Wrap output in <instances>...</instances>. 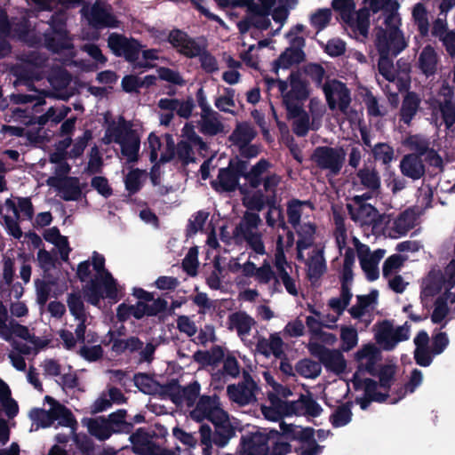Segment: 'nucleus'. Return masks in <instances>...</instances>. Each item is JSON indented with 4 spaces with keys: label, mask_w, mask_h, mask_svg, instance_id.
I'll return each mask as SVG.
<instances>
[{
    "label": "nucleus",
    "mask_w": 455,
    "mask_h": 455,
    "mask_svg": "<svg viewBox=\"0 0 455 455\" xmlns=\"http://www.w3.org/2000/svg\"><path fill=\"white\" fill-rule=\"evenodd\" d=\"M204 419L212 423L214 432L210 426L201 423V445H204L202 452L203 455H212V444L219 448L225 447L235 435V429L229 420L228 412L220 407V397L217 395H201V422Z\"/></svg>",
    "instance_id": "f257e3e1"
},
{
    "label": "nucleus",
    "mask_w": 455,
    "mask_h": 455,
    "mask_svg": "<svg viewBox=\"0 0 455 455\" xmlns=\"http://www.w3.org/2000/svg\"><path fill=\"white\" fill-rule=\"evenodd\" d=\"M304 73L315 84L316 87H322L324 92L328 107L331 110L339 108V111L346 114L350 103V90L343 82L333 79L323 84L325 76L323 67L317 63H308L304 67Z\"/></svg>",
    "instance_id": "f03ea898"
},
{
    "label": "nucleus",
    "mask_w": 455,
    "mask_h": 455,
    "mask_svg": "<svg viewBox=\"0 0 455 455\" xmlns=\"http://www.w3.org/2000/svg\"><path fill=\"white\" fill-rule=\"evenodd\" d=\"M259 3L247 1L249 24L254 28H267L269 16L279 28H282L289 15L288 7L296 4L295 0H258Z\"/></svg>",
    "instance_id": "7ed1b4c3"
},
{
    "label": "nucleus",
    "mask_w": 455,
    "mask_h": 455,
    "mask_svg": "<svg viewBox=\"0 0 455 455\" xmlns=\"http://www.w3.org/2000/svg\"><path fill=\"white\" fill-rule=\"evenodd\" d=\"M368 7L355 11V0H332L331 6L339 13L341 20L351 28H369L371 12L377 13L393 4L391 0H363Z\"/></svg>",
    "instance_id": "20e7f679"
},
{
    "label": "nucleus",
    "mask_w": 455,
    "mask_h": 455,
    "mask_svg": "<svg viewBox=\"0 0 455 455\" xmlns=\"http://www.w3.org/2000/svg\"><path fill=\"white\" fill-rule=\"evenodd\" d=\"M107 142L114 141L121 147V153L127 157L129 163L138 161L140 147V139L131 122L126 121L123 116H119L116 126H109L105 134Z\"/></svg>",
    "instance_id": "39448f33"
},
{
    "label": "nucleus",
    "mask_w": 455,
    "mask_h": 455,
    "mask_svg": "<svg viewBox=\"0 0 455 455\" xmlns=\"http://www.w3.org/2000/svg\"><path fill=\"white\" fill-rule=\"evenodd\" d=\"M84 299L94 307H100L102 299H108L116 302L118 300L117 282L109 271L105 275H95L83 286Z\"/></svg>",
    "instance_id": "423d86ee"
},
{
    "label": "nucleus",
    "mask_w": 455,
    "mask_h": 455,
    "mask_svg": "<svg viewBox=\"0 0 455 455\" xmlns=\"http://www.w3.org/2000/svg\"><path fill=\"white\" fill-rule=\"evenodd\" d=\"M80 14L91 28H116L120 25L113 6L106 0H95L92 4L84 3Z\"/></svg>",
    "instance_id": "0eeeda50"
},
{
    "label": "nucleus",
    "mask_w": 455,
    "mask_h": 455,
    "mask_svg": "<svg viewBox=\"0 0 455 455\" xmlns=\"http://www.w3.org/2000/svg\"><path fill=\"white\" fill-rule=\"evenodd\" d=\"M108 46L115 56L122 57L132 64L133 69H148L153 68V65L148 62H139L143 45L140 41L132 37L112 33L108 38Z\"/></svg>",
    "instance_id": "6e6552de"
},
{
    "label": "nucleus",
    "mask_w": 455,
    "mask_h": 455,
    "mask_svg": "<svg viewBox=\"0 0 455 455\" xmlns=\"http://www.w3.org/2000/svg\"><path fill=\"white\" fill-rule=\"evenodd\" d=\"M291 89L284 95V107L287 111V117L293 119L304 113L302 103L307 100L310 95L309 84L306 79L302 78L299 70L291 71L288 76Z\"/></svg>",
    "instance_id": "1a4fd4ad"
},
{
    "label": "nucleus",
    "mask_w": 455,
    "mask_h": 455,
    "mask_svg": "<svg viewBox=\"0 0 455 455\" xmlns=\"http://www.w3.org/2000/svg\"><path fill=\"white\" fill-rule=\"evenodd\" d=\"M244 168L245 160L238 157L230 159L228 167L219 170L217 180L212 181V186L220 192H234L238 189L243 196L250 194L248 188L239 184Z\"/></svg>",
    "instance_id": "9d476101"
},
{
    "label": "nucleus",
    "mask_w": 455,
    "mask_h": 455,
    "mask_svg": "<svg viewBox=\"0 0 455 455\" xmlns=\"http://www.w3.org/2000/svg\"><path fill=\"white\" fill-rule=\"evenodd\" d=\"M345 160L346 151L342 147L319 146L311 155V161L315 166L322 171H327L328 175L331 177L340 173Z\"/></svg>",
    "instance_id": "9b49d317"
},
{
    "label": "nucleus",
    "mask_w": 455,
    "mask_h": 455,
    "mask_svg": "<svg viewBox=\"0 0 455 455\" xmlns=\"http://www.w3.org/2000/svg\"><path fill=\"white\" fill-rule=\"evenodd\" d=\"M249 162L245 160V168L243 178L248 182L250 188L257 189L263 185L265 192H273L281 182V177L276 173H270L263 176L270 168L271 164L267 159L261 158L248 171Z\"/></svg>",
    "instance_id": "f8f14e48"
},
{
    "label": "nucleus",
    "mask_w": 455,
    "mask_h": 455,
    "mask_svg": "<svg viewBox=\"0 0 455 455\" xmlns=\"http://www.w3.org/2000/svg\"><path fill=\"white\" fill-rule=\"evenodd\" d=\"M307 349L311 355L316 357L320 364H323L328 371L336 375L345 372L347 361L341 353L337 349H330L318 342H309Z\"/></svg>",
    "instance_id": "ddd939ff"
},
{
    "label": "nucleus",
    "mask_w": 455,
    "mask_h": 455,
    "mask_svg": "<svg viewBox=\"0 0 455 455\" xmlns=\"http://www.w3.org/2000/svg\"><path fill=\"white\" fill-rule=\"evenodd\" d=\"M407 45L403 30H378L375 46L379 54L397 56Z\"/></svg>",
    "instance_id": "4468645a"
},
{
    "label": "nucleus",
    "mask_w": 455,
    "mask_h": 455,
    "mask_svg": "<svg viewBox=\"0 0 455 455\" xmlns=\"http://www.w3.org/2000/svg\"><path fill=\"white\" fill-rule=\"evenodd\" d=\"M156 430L147 431L143 427L138 428L132 433L129 439L132 444L133 451L140 455L154 454V449L156 443L153 442L156 437H164L168 432L167 429L161 426L156 425Z\"/></svg>",
    "instance_id": "2eb2a0df"
},
{
    "label": "nucleus",
    "mask_w": 455,
    "mask_h": 455,
    "mask_svg": "<svg viewBox=\"0 0 455 455\" xmlns=\"http://www.w3.org/2000/svg\"><path fill=\"white\" fill-rule=\"evenodd\" d=\"M353 383L355 390L362 388V386H363L365 396L357 397L355 399L356 403H358L363 411L369 408L371 402L382 403L387 402L389 397L387 393H381L377 390L378 381L372 379L366 378L364 379H357V375L355 374Z\"/></svg>",
    "instance_id": "dca6fc26"
},
{
    "label": "nucleus",
    "mask_w": 455,
    "mask_h": 455,
    "mask_svg": "<svg viewBox=\"0 0 455 455\" xmlns=\"http://www.w3.org/2000/svg\"><path fill=\"white\" fill-rule=\"evenodd\" d=\"M220 117V115L206 103V99L201 89V133L205 136L224 133V125Z\"/></svg>",
    "instance_id": "f3484780"
},
{
    "label": "nucleus",
    "mask_w": 455,
    "mask_h": 455,
    "mask_svg": "<svg viewBox=\"0 0 455 455\" xmlns=\"http://www.w3.org/2000/svg\"><path fill=\"white\" fill-rule=\"evenodd\" d=\"M347 204V210L350 219L355 222H360L361 225L376 227L382 222V215L378 209L371 204Z\"/></svg>",
    "instance_id": "a211bd4d"
},
{
    "label": "nucleus",
    "mask_w": 455,
    "mask_h": 455,
    "mask_svg": "<svg viewBox=\"0 0 455 455\" xmlns=\"http://www.w3.org/2000/svg\"><path fill=\"white\" fill-rule=\"evenodd\" d=\"M48 184L56 188L62 193V199L65 201H77L81 198L82 189L86 184L80 186L79 179L76 177L64 176L62 178L51 177Z\"/></svg>",
    "instance_id": "6ab92c4d"
},
{
    "label": "nucleus",
    "mask_w": 455,
    "mask_h": 455,
    "mask_svg": "<svg viewBox=\"0 0 455 455\" xmlns=\"http://www.w3.org/2000/svg\"><path fill=\"white\" fill-rule=\"evenodd\" d=\"M440 56L431 44H427L419 52L415 67L427 78L434 77L439 69Z\"/></svg>",
    "instance_id": "aec40b11"
},
{
    "label": "nucleus",
    "mask_w": 455,
    "mask_h": 455,
    "mask_svg": "<svg viewBox=\"0 0 455 455\" xmlns=\"http://www.w3.org/2000/svg\"><path fill=\"white\" fill-rule=\"evenodd\" d=\"M260 223L261 219L257 212H245L233 230V238L235 243H243L246 238L258 232L257 229Z\"/></svg>",
    "instance_id": "412c9836"
},
{
    "label": "nucleus",
    "mask_w": 455,
    "mask_h": 455,
    "mask_svg": "<svg viewBox=\"0 0 455 455\" xmlns=\"http://www.w3.org/2000/svg\"><path fill=\"white\" fill-rule=\"evenodd\" d=\"M70 30H49L44 33V46L53 53H60L64 50L74 48Z\"/></svg>",
    "instance_id": "4be33fe9"
},
{
    "label": "nucleus",
    "mask_w": 455,
    "mask_h": 455,
    "mask_svg": "<svg viewBox=\"0 0 455 455\" xmlns=\"http://www.w3.org/2000/svg\"><path fill=\"white\" fill-rule=\"evenodd\" d=\"M261 189H256L251 196L246 195L243 198V204L250 211L261 212L265 206L269 209L275 208L276 189L273 192H266Z\"/></svg>",
    "instance_id": "5701e85b"
},
{
    "label": "nucleus",
    "mask_w": 455,
    "mask_h": 455,
    "mask_svg": "<svg viewBox=\"0 0 455 455\" xmlns=\"http://www.w3.org/2000/svg\"><path fill=\"white\" fill-rule=\"evenodd\" d=\"M107 338L108 340H104L105 346L112 344L111 350L116 355H122L128 351L129 353L138 352L142 348L144 343L136 336H131L127 339H117L116 333L112 330H109Z\"/></svg>",
    "instance_id": "b1692460"
},
{
    "label": "nucleus",
    "mask_w": 455,
    "mask_h": 455,
    "mask_svg": "<svg viewBox=\"0 0 455 455\" xmlns=\"http://www.w3.org/2000/svg\"><path fill=\"white\" fill-rule=\"evenodd\" d=\"M400 170L403 176L413 180H419L425 175L426 168L422 158L418 155L407 154L400 162Z\"/></svg>",
    "instance_id": "393cba45"
},
{
    "label": "nucleus",
    "mask_w": 455,
    "mask_h": 455,
    "mask_svg": "<svg viewBox=\"0 0 455 455\" xmlns=\"http://www.w3.org/2000/svg\"><path fill=\"white\" fill-rule=\"evenodd\" d=\"M258 388L251 387L243 384H231L228 386L227 393L229 399L240 406H245L256 401Z\"/></svg>",
    "instance_id": "a878e982"
},
{
    "label": "nucleus",
    "mask_w": 455,
    "mask_h": 455,
    "mask_svg": "<svg viewBox=\"0 0 455 455\" xmlns=\"http://www.w3.org/2000/svg\"><path fill=\"white\" fill-rule=\"evenodd\" d=\"M180 404L185 403L188 408L194 407L190 411L191 419L199 423V402L196 399L199 397V383L194 381L187 387H181L180 392Z\"/></svg>",
    "instance_id": "bb28decb"
},
{
    "label": "nucleus",
    "mask_w": 455,
    "mask_h": 455,
    "mask_svg": "<svg viewBox=\"0 0 455 455\" xmlns=\"http://www.w3.org/2000/svg\"><path fill=\"white\" fill-rule=\"evenodd\" d=\"M421 100L414 92H408L402 101L399 111L400 121L410 125L412 119L419 111Z\"/></svg>",
    "instance_id": "cd10ccee"
},
{
    "label": "nucleus",
    "mask_w": 455,
    "mask_h": 455,
    "mask_svg": "<svg viewBox=\"0 0 455 455\" xmlns=\"http://www.w3.org/2000/svg\"><path fill=\"white\" fill-rule=\"evenodd\" d=\"M12 74L16 78L15 84L32 86L35 81H40L43 77L40 72L24 62L12 68Z\"/></svg>",
    "instance_id": "c85d7f7f"
},
{
    "label": "nucleus",
    "mask_w": 455,
    "mask_h": 455,
    "mask_svg": "<svg viewBox=\"0 0 455 455\" xmlns=\"http://www.w3.org/2000/svg\"><path fill=\"white\" fill-rule=\"evenodd\" d=\"M281 434L286 440L299 441L301 443L308 441L312 438V435H315V429L313 427H301L292 424H286L284 421L280 423Z\"/></svg>",
    "instance_id": "c756f323"
},
{
    "label": "nucleus",
    "mask_w": 455,
    "mask_h": 455,
    "mask_svg": "<svg viewBox=\"0 0 455 455\" xmlns=\"http://www.w3.org/2000/svg\"><path fill=\"white\" fill-rule=\"evenodd\" d=\"M12 335L36 344V337L29 333L28 328L19 323L14 319H11L6 325V329L2 330L0 332V337L8 342H12Z\"/></svg>",
    "instance_id": "7c9ffc66"
},
{
    "label": "nucleus",
    "mask_w": 455,
    "mask_h": 455,
    "mask_svg": "<svg viewBox=\"0 0 455 455\" xmlns=\"http://www.w3.org/2000/svg\"><path fill=\"white\" fill-rule=\"evenodd\" d=\"M127 411L119 409L110 413L106 420L114 434H130L133 430V423L126 421Z\"/></svg>",
    "instance_id": "2f4dec72"
},
{
    "label": "nucleus",
    "mask_w": 455,
    "mask_h": 455,
    "mask_svg": "<svg viewBox=\"0 0 455 455\" xmlns=\"http://www.w3.org/2000/svg\"><path fill=\"white\" fill-rule=\"evenodd\" d=\"M31 18H35L33 12L26 11L21 13L18 22H15V18L11 23L5 8L0 5V28H12V25L15 28H36V24L31 21Z\"/></svg>",
    "instance_id": "473e14b6"
},
{
    "label": "nucleus",
    "mask_w": 455,
    "mask_h": 455,
    "mask_svg": "<svg viewBox=\"0 0 455 455\" xmlns=\"http://www.w3.org/2000/svg\"><path fill=\"white\" fill-rule=\"evenodd\" d=\"M356 177L363 188L371 191H379L381 187L380 176L374 167L363 166L358 170Z\"/></svg>",
    "instance_id": "72a5a7b5"
},
{
    "label": "nucleus",
    "mask_w": 455,
    "mask_h": 455,
    "mask_svg": "<svg viewBox=\"0 0 455 455\" xmlns=\"http://www.w3.org/2000/svg\"><path fill=\"white\" fill-rule=\"evenodd\" d=\"M87 428L88 432L99 441H106L114 434L104 416L90 419Z\"/></svg>",
    "instance_id": "f704fd0d"
},
{
    "label": "nucleus",
    "mask_w": 455,
    "mask_h": 455,
    "mask_svg": "<svg viewBox=\"0 0 455 455\" xmlns=\"http://www.w3.org/2000/svg\"><path fill=\"white\" fill-rule=\"evenodd\" d=\"M301 53L298 51H292L291 49H285L283 52L273 62L272 70L275 74L278 73L280 68L287 69L295 64H299L304 61L305 58L300 55Z\"/></svg>",
    "instance_id": "c9c22d12"
},
{
    "label": "nucleus",
    "mask_w": 455,
    "mask_h": 455,
    "mask_svg": "<svg viewBox=\"0 0 455 455\" xmlns=\"http://www.w3.org/2000/svg\"><path fill=\"white\" fill-rule=\"evenodd\" d=\"M0 403L9 419L14 418L19 412L17 402L12 398V392L9 386L0 379Z\"/></svg>",
    "instance_id": "e433bc0d"
},
{
    "label": "nucleus",
    "mask_w": 455,
    "mask_h": 455,
    "mask_svg": "<svg viewBox=\"0 0 455 455\" xmlns=\"http://www.w3.org/2000/svg\"><path fill=\"white\" fill-rule=\"evenodd\" d=\"M256 136L254 129L247 123H241L236 125L229 136V140L235 146L249 144Z\"/></svg>",
    "instance_id": "4c0bfd02"
},
{
    "label": "nucleus",
    "mask_w": 455,
    "mask_h": 455,
    "mask_svg": "<svg viewBox=\"0 0 455 455\" xmlns=\"http://www.w3.org/2000/svg\"><path fill=\"white\" fill-rule=\"evenodd\" d=\"M264 435L270 436L269 442H272L269 455H287L291 451V445L287 441H283V435L277 430L271 429L264 431Z\"/></svg>",
    "instance_id": "58836bf2"
},
{
    "label": "nucleus",
    "mask_w": 455,
    "mask_h": 455,
    "mask_svg": "<svg viewBox=\"0 0 455 455\" xmlns=\"http://www.w3.org/2000/svg\"><path fill=\"white\" fill-rule=\"evenodd\" d=\"M222 362V371L219 370L217 372L212 375V379L213 382H221L222 377L224 375H228L232 378H237L240 374V364L235 355L228 354Z\"/></svg>",
    "instance_id": "ea45409f"
},
{
    "label": "nucleus",
    "mask_w": 455,
    "mask_h": 455,
    "mask_svg": "<svg viewBox=\"0 0 455 455\" xmlns=\"http://www.w3.org/2000/svg\"><path fill=\"white\" fill-rule=\"evenodd\" d=\"M269 400L272 404L276 405L279 409H281L283 413L286 416H305L303 406L299 404V398L297 401H283L276 395L270 394Z\"/></svg>",
    "instance_id": "a19ab883"
},
{
    "label": "nucleus",
    "mask_w": 455,
    "mask_h": 455,
    "mask_svg": "<svg viewBox=\"0 0 455 455\" xmlns=\"http://www.w3.org/2000/svg\"><path fill=\"white\" fill-rule=\"evenodd\" d=\"M36 30H0V37L17 36L18 39L30 47H38L42 44V38Z\"/></svg>",
    "instance_id": "79ce46f5"
},
{
    "label": "nucleus",
    "mask_w": 455,
    "mask_h": 455,
    "mask_svg": "<svg viewBox=\"0 0 455 455\" xmlns=\"http://www.w3.org/2000/svg\"><path fill=\"white\" fill-rule=\"evenodd\" d=\"M169 42L175 47H181L184 49L185 54L190 56L199 55V45L195 44L190 50V52H187L189 49L190 41L188 39L187 34L183 30H170Z\"/></svg>",
    "instance_id": "37998d69"
},
{
    "label": "nucleus",
    "mask_w": 455,
    "mask_h": 455,
    "mask_svg": "<svg viewBox=\"0 0 455 455\" xmlns=\"http://www.w3.org/2000/svg\"><path fill=\"white\" fill-rule=\"evenodd\" d=\"M67 305L74 318L88 316L86 307L80 291H72L67 295Z\"/></svg>",
    "instance_id": "c03bdc74"
},
{
    "label": "nucleus",
    "mask_w": 455,
    "mask_h": 455,
    "mask_svg": "<svg viewBox=\"0 0 455 455\" xmlns=\"http://www.w3.org/2000/svg\"><path fill=\"white\" fill-rule=\"evenodd\" d=\"M231 325L235 328L238 335H247L250 333L255 321L245 312H237L229 315Z\"/></svg>",
    "instance_id": "a18cd8bd"
},
{
    "label": "nucleus",
    "mask_w": 455,
    "mask_h": 455,
    "mask_svg": "<svg viewBox=\"0 0 455 455\" xmlns=\"http://www.w3.org/2000/svg\"><path fill=\"white\" fill-rule=\"evenodd\" d=\"M225 358V349L220 345H213L210 349L201 350V368L218 366Z\"/></svg>",
    "instance_id": "49530a36"
},
{
    "label": "nucleus",
    "mask_w": 455,
    "mask_h": 455,
    "mask_svg": "<svg viewBox=\"0 0 455 455\" xmlns=\"http://www.w3.org/2000/svg\"><path fill=\"white\" fill-rule=\"evenodd\" d=\"M415 217L412 212L405 210L394 220L392 229L399 235H405L414 227Z\"/></svg>",
    "instance_id": "de8ad7c7"
},
{
    "label": "nucleus",
    "mask_w": 455,
    "mask_h": 455,
    "mask_svg": "<svg viewBox=\"0 0 455 455\" xmlns=\"http://www.w3.org/2000/svg\"><path fill=\"white\" fill-rule=\"evenodd\" d=\"M295 370L303 378L316 379L321 374L322 367L320 362L304 358L296 363Z\"/></svg>",
    "instance_id": "09e8293b"
},
{
    "label": "nucleus",
    "mask_w": 455,
    "mask_h": 455,
    "mask_svg": "<svg viewBox=\"0 0 455 455\" xmlns=\"http://www.w3.org/2000/svg\"><path fill=\"white\" fill-rule=\"evenodd\" d=\"M303 205H307L314 208L313 204L310 201H301L299 199L293 198L287 203V216L289 223L296 228L300 222Z\"/></svg>",
    "instance_id": "8fccbe9b"
},
{
    "label": "nucleus",
    "mask_w": 455,
    "mask_h": 455,
    "mask_svg": "<svg viewBox=\"0 0 455 455\" xmlns=\"http://www.w3.org/2000/svg\"><path fill=\"white\" fill-rule=\"evenodd\" d=\"M395 366L392 364H380L374 377L379 378L378 387L379 386L386 392H389L395 381Z\"/></svg>",
    "instance_id": "3c124183"
},
{
    "label": "nucleus",
    "mask_w": 455,
    "mask_h": 455,
    "mask_svg": "<svg viewBox=\"0 0 455 455\" xmlns=\"http://www.w3.org/2000/svg\"><path fill=\"white\" fill-rule=\"evenodd\" d=\"M375 339L378 344L382 346V348L386 351H390L391 349H387L391 344H393L394 339V328L391 322L388 320H384L379 323V327L378 331L375 334Z\"/></svg>",
    "instance_id": "603ef678"
},
{
    "label": "nucleus",
    "mask_w": 455,
    "mask_h": 455,
    "mask_svg": "<svg viewBox=\"0 0 455 455\" xmlns=\"http://www.w3.org/2000/svg\"><path fill=\"white\" fill-rule=\"evenodd\" d=\"M47 80L53 89L62 90L70 84L71 75L67 69L58 68L49 73Z\"/></svg>",
    "instance_id": "864d4df0"
},
{
    "label": "nucleus",
    "mask_w": 455,
    "mask_h": 455,
    "mask_svg": "<svg viewBox=\"0 0 455 455\" xmlns=\"http://www.w3.org/2000/svg\"><path fill=\"white\" fill-rule=\"evenodd\" d=\"M351 403L349 402L338 406L331 415L330 421L333 427H340L347 425L352 419Z\"/></svg>",
    "instance_id": "5fc2aeb1"
},
{
    "label": "nucleus",
    "mask_w": 455,
    "mask_h": 455,
    "mask_svg": "<svg viewBox=\"0 0 455 455\" xmlns=\"http://www.w3.org/2000/svg\"><path fill=\"white\" fill-rule=\"evenodd\" d=\"M404 145L414 151L412 155H418L422 157L429 151V141L427 138L419 134L408 136L404 140Z\"/></svg>",
    "instance_id": "6e6d98bb"
},
{
    "label": "nucleus",
    "mask_w": 455,
    "mask_h": 455,
    "mask_svg": "<svg viewBox=\"0 0 455 455\" xmlns=\"http://www.w3.org/2000/svg\"><path fill=\"white\" fill-rule=\"evenodd\" d=\"M449 292H443L435 301V307L431 315L433 323H441L450 312L448 307Z\"/></svg>",
    "instance_id": "4d7b16f0"
},
{
    "label": "nucleus",
    "mask_w": 455,
    "mask_h": 455,
    "mask_svg": "<svg viewBox=\"0 0 455 455\" xmlns=\"http://www.w3.org/2000/svg\"><path fill=\"white\" fill-rule=\"evenodd\" d=\"M443 276L428 278L422 286L420 291V299L424 303L427 299L439 294L443 289Z\"/></svg>",
    "instance_id": "13d9d810"
},
{
    "label": "nucleus",
    "mask_w": 455,
    "mask_h": 455,
    "mask_svg": "<svg viewBox=\"0 0 455 455\" xmlns=\"http://www.w3.org/2000/svg\"><path fill=\"white\" fill-rule=\"evenodd\" d=\"M371 153L375 161L381 162L384 165H389L395 156L394 148L387 143H377L372 148Z\"/></svg>",
    "instance_id": "bf43d9fd"
},
{
    "label": "nucleus",
    "mask_w": 455,
    "mask_h": 455,
    "mask_svg": "<svg viewBox=\"0 0 455 455\" xmlns=\"http://www.w3.org/2000/svg\"><path fill=\"white\" fill-rule=\"evenodd\" d=\"M52 413L54 421L58 420L60 426L74 427L76 425L72 411L63 404H58L57 407L52 408Z\"/></svg>",
    "instance_id": "052dcab7"
},
{
    "label": "nucleus",
    "mask_w": 455,
    "mask_h": 455,
    "mask_svg": "<svg viewBox=\"0 0 455 455\" xmlns=\"http://www.w3.org/2000/svg\"><path fill=\"white\" fill-rule=\"evenodd\" d=\"M30 419L43 428L51 427L54 422L52 408L46 411L42 408H34L29 412Z\"/></svg>",
    "instance_id": "680f3d73"
},
{
    "label": "nucleus",
    "mask_w": 455,
    "mask_h": 455,
    "mask_svg": "<svg viewBox=\"0 0 455 455\" xmlns=\"http://www.w3.org/2000/svg\"><path fill=\"white\" fill-rule=\"evenodd\" d=\"M299 404L303 406L305 416L316 418L323 412V408L314 399L311 393H307V395L300 394Z\"/></svg>",
    "instance_id": "e2e57ef3"
},
{
    "label": "nucleus",
    "mask_w": 455,
    "mask_h": 455,
    "mask_svg": "<svg viewBox=\"0 0 455 455\" xmlns=\"http://www.w3.org/2000/svg\"><path fill=\"white\" fill-rule=\"evenodd\" d=\"M180 389L181 386L176 379H172L167 383L160 385L161 395L168 396L176 405H180Z\"/></svg>",
    "instance_id": "0e129e2a"
},
{
    "label": "nucleus",
    "mask_w": 455,
    "mask_h": 455,
    "mask_svg": "<svg viewBox=\"0 0 455 455\" xmlns=\"http://www.w3.org/2000/svg\"><path fill=\"white\" fill-rule=\"evenodd\" d=\"M192 145H194L192 142L186 141L185 140H181L177 144L176 154L179 160L184 166L190 163H195L196 160L194 156Z\"/></svg>",
    "instance_id": "69168bd1"
},
{
    "label": "nucleus",
    "mask_w": 455,
    "mask_h": 455,
    "mask_svg": "<svg viewBox=\"0 0 455 455\" xmlns=\"http://www.w3.org/2000/svg\"><path fill=\"white\" fill-rule=\"evenodd\" d=\"M341 349L348 352L353 349L358 342L357 331L353 327L343 326L340 330Z\"/></svg>",
    "instance_id": "338daca9"
},
{
    "label": "nucleus",
    "mask_w": 455,
    "mask_h": 455,
    "mask_svg": "<svg viewBox=\"0 0 455 455\" xmlns=\"http://www.w3.org/2000/svg\"><path fill=\"white\" fill-rule=\"evenodd\" d=\"M438 109L446 129L455 124V102H438Z\"/></svg>",
    "instance_id": "774afa93"
}]
</instances>
